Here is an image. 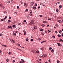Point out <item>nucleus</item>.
<instances>
[{
    "mask_svg": "<svg viewBox=\"0 0 63 63\" xmlns=\"http://www.w3.org/2000/svg\"><path fill=\"white\" fill-rule=\"evenodd\" d=\"M28 5H27V3H25L24 4V6H25V7H27Z\"/></svg>",
    "mask_w": 63,
    "mask_h": 63,
    "instance_id": "obj_1",
    "label": "nucleus"
},
{
    "mask_svg": "<svg viewBox=\"0 0 63 63\" xmlns=\"http://www.w3.org/2000/svg\"><path fill=\"white\" fill-rule=\"evenodd\" d=\"M58 46H60V47H61V46H62V45L61 44L59 43H57Z\"/></svg>",
    "mask_w": 63,
    "mask_h": 63,
    "instance_id": "obj_2",
    "label": "nucleus"
},
{
    "mask_svg": "<svg viewBox=\"0 0 63 63\" xmlns=\"http://www.w3.org/2000/svg\"><path fill=\"white\" fill-rule=\"evenodd\" d=\"M32 51L33 52V53H36V51L35 50H33Z\"/></svg>",
    "mask_w": 63,
    "mask_h": 63,
    "instance_id": "obj_3",
    "label": "nucleus"
},
{
    "mask_svg": "<svg viewBox=\"0 0 63 63\" xmlns=\"http://www.w3.org/2000/svg\"><path fill=\"white\" fill-rule=\"evenodd\" d=\"M34 22V20H32V24H34V23L33 22Z\"/></svg>",
    "mask_w": 63,
    "mask_h": 63,
    "instance_id": "obj_4",
    "label": "nucleus"
},
{
    "mask_svg": "<svg viewBox=\"0 0 63 63\" xmlns=\"http://www.w3.org/2000/svg\"><path fill=\"white\" fill-rule=\"evenodd\" d=\"M34 29H37V27L36 26L34 27Z\"/></svg>",
    "mask_w": 63,
    "mask_h": 63,
    "instance_id": "obj_5",
    "label": "nucleus"
},
{
    "mask_svg": "<svg viewBox=\"0 0 63 63\" xmlns=\"http://www.w3.org/2000/svg\"><path fill=\"white\" fill-rule=\"evenodd\" d=\"M33 8L34 10H36V7H35L34 6L33 7Z\"/></svg>",
    "mask_w": 63,
    "mask_h": 63,
    "instance_id": "obj_6",
    "label": "nucleus"
},
{
    "mask_svg": "<svg viewBox=\"0 0 63 63\" xmlns=\"http://www.w3.org/2000/svg\"><path fill=\"white\" fill-rule=\"evenodd\" d=\"M1 45L2 46H4V47H7V45H5L2 44H1Z\"/></svg>",
    "mask_w": 63,
    "mask_h": 63,
    "instance_id": "obj_7",
    "label": "nucleus"
},
{
    "mask_svg": "<svg viewBox=\"0 0 63 63\" xmlns=\"http://www.w3.org/2000/svg\"><path fill=\"white\" fill-rule=\"evenodd\" d=\"M49 50H51V49H52V48L51 47H49Z\"/></svg>",
    "mask_w": 63,
    "mask_h": 63,
    "instance_id": "obj_8",
    "label": "nucleus"
},
{
    "mask_svg": "<svg viewBox=\"0 0 63 63\" xmlns=\"http://www.w3.org/2000/svg\"><path fill=\"white\" fill-rule=\"evenodd\" d=\"M8 28H11V29H12V26L9 27V26H8Z\"/></svg>",
    "mask_w": 63,
    "mask_h": 63,
    "instance_id": "obj_9",
    "label": "nucleus"
},
{
    "mask_svg": "<svg viewBox=\"0 0 63 63\" xmlns=\"http://www.w3.org/2000/svg\"><path fill=\"white\" fill-rule=\"evenodd\" d=\"M55 26H56L57 27H58V24H56Z\"/></svg>",
    "mask_w": 63,
    "mask_h": 63,
    "instance_id": "obj_10",
    "label": "nucleus"
},
{
    "mask_svg": "<svg viewBox=\"0 0 63 63\" xmlns=\"http://www.w3.org/2000/svg\"><path fill=\"white\" fill-rule=\"evenodd\" d=\"M58 37H61V35H60L58 34L57 35Z\"/></svg>",
    "mask_w": 63,
    "mask_h": 63,
    "instance_id": "obj_11",
    "label": "nucleus"
},
{
    "mask_svg": "<svg viewBox=\"0 0 63 63\" xmlns=\"http://www.w3.org/2000/svg\"><path fill=\"white\" fill-rule=\"evenodd\" d=\"M46 42V40H45V41H43L41 42V43H44V42Z\"/></svg>",
    "mask_w": 63,
    "mask_h": 63,
    "instance_id": "obj_12",
    "label": "nucleus"
},
{
    "mask_svg": "<svg viewBox=\"0 0 63 63\" xmlns=\"http://www.w3.org/2000/svg\"><path fill=\"white\" fill-rule=\"evenodd\" d=\"M40 49L41 50H42V51H43V50H44V49L43 48H41Z\"/></svg>",
    "mask_w": 63,
    "mask_h": 63,
    "instance_id": "obj_13",
    "label": "nucleus"
},
{
    "mask_svg": "<svg viewBox=\"0 0 63 63\" xmlns=\"http://www.w3.org/2000/svg\"><path fill=\"white\" fill-rule=\"evenodd\" d=\"M11 20H9L8 21V22H11Z\"/></svg>",
    "mask_w": 63,
    "mask_h": 63,
    "instance_id": "obj_14",
    "label": "nucleus"
},
{
    "mask_svg": "<svg viewBox=\"0 0 63 63\" xmlns=\"http://www.w3.org/2000/svg\"><path fill=\"white\" fill-rule=\"evenodd\" d=\"M21 60L22 61H23V62L24 63L25 62V61H24L22 59H21Z\"/></svg>",
    "mask_w": 63,
    "mask_h": 63,
    "instance_id": "obj_15",
    "label": "nucleus"
},
{
    "mask_svg": "<svg viewBox=\"0 0 63 63\" xmlns=\"http://www.w3.org/2000/svg\"><path fill=\"white\" fill-rule=\"evenodd\" d=\"M54 50H53V49H52V50H51V52H52L53 53V52H54Z\"/></svg>",
    "mask_w": 63,
    "mask_h": 63,
    "instance_id": "obj_16",
    "label": "nucleus"
},
{
    "mask_svg": "<svg viewBox=\"0 0 63 63\" xmlns=\"http://www.w3.org/2000/svg\"><path fill=\"white\" fill-rule=\"evenodd\" d=\"M61 32H62V31L61 30H60L59 32V33H60H60H61Z\"/></svg>",
    "mask_w": 63,
    "mask_h": 63,
    "instance_id": "obj_17",
    "label": "nucleus"
},
{
    "mask_svg": "<svg viewBox=\"0 0 63 63\" xmlns=\"http://www.w3.org/2000/svg\"><path fill=\"white\" fill-rule=\"evenodd\" d=\"M47 55L45 54L44 55V57H47Z\"/></svg>",
    "mask_w": 63,
    "mask_h": 63,
    "instance_id": "obj_18",
    "label": "nucleus"
},
{
    "mask_svg": "<svg viewBox=\"0 0 63 63\" xmlns=\"http://www.w3.org/2000/svg\"><path fill=\"white\" fill-rule=\"evenodd\" d=\"M34 6L35 7H37V4L36 3L35 4Z\"/></svg>",
    "mask_w": 63,
    "mask_h": 63,
    "instance_id": "obj_19",
    "label": "nucleus"
},
{
    "mask_svg": "<svg viewBox=\"0 0 63 63\" xmlns=\"http://www.w3.org/2000/svg\"><path fill=\"white\" fill-rule=\"evenodd\" d=\"M28 11V9H26L25 11V12H27V11Z\"/></svg>",
    "mask_w": 63,
    "mask_h": 63,
    "instance_id": "obj_20",
    "label": "nucleus"
},
{
    "mask_svg": "<svg viewBox=\"0 0 63 63\" xmlns=\"http://www.w3.org/2000/svg\"><path fill=\"white\" fill-rule=\"evenodd\" d=\"M36 52L37 53H39V51H36Z\"/></svg>",
    "mask_w": 63,
    "mask_h": 63,
    "instance_id": "obj_21",
    "label": "nucleus"
},
{
    "mask_svg": "<svg viewBox=\"0 0 63 63\" xmlns=\"http://www.w3.org/2000/svg\"><path fill=\"white\" fill-rule=\"evenodd\" d=\"M2 8H3V9H4L5 8V7L4 6H2Z\"/></svg>",
    "mask_w": 63,
    "mask_h": 63,
    "instance_id": "obj_22",
    "label": "nucleus"
},
{
    "mask_svg": "<svg viewBox=\"0 0 63 63\" xmlns=\"http://www.w3.org/2000/svg\"><path fill=\"white\" fill-rule=\"evenodd\" d=\"M60 41H61V42H63V40H62V39H60Z\"/></svg>",
    "mask_w": 63,
    "mask_h": 63,
    "instance_id": "obj_23",
    "label": "nucleus"
},
{
    "mask_svg": "<svg viewBox=\"0 0 63 63\" xmlns=\"http://www.w3.org/2000/svg\"><path fill=\"white\" fill-rule=\"evenodd\" d=\"M57 62L58 63H59V62H60V61H59V60H57Z\"/></svg>",
    "mask_w": 63,
    "mask_h": 63,
    "instance_id": "obj_24",
    "label": "nucleus"
},
{
    "mask_svg": "<svg viewBox=\"0 0 63 63\" xmlns=\"http://www.w3.org/2000/svg\"><path fill=\"white\" fill-rule=\"evenodd\" d=\"M13 34L14 36H16V33H13Z\"/></svg>",
    "mask_w": 63,
    "mask_h": 63,
    "instance_id": "obj_25",
    "label": "nucleus"
},
{
    "mask_svg": "<svg viewBox=\"0 0 63 63\" xmlns=\"http://www.w3.org/2000/svg\"><path fill=\"white\" fill-rule=\"evenodd\" d=\"M14 32H15V33H17V32H17V31H14Z\"/></svg>",
    "mask_w": 63,
    "mask_h": 63,
    "instance_id": "obj_26",
    "label": "nucleus"
},
{
    "mask_svg": "<svg viewBox=\"0 0 63 63\" xmlns=\"http://www.w3.org/2000/svg\"><path fill=\"white\" fill-rule=\"evenodd\" d=\"M58 9H57L56 10V12H58Z\"/></svg>",
    "mask_w": 63,
    "mask_h": 63,
    "instance_id": "obj_27",
    "label": "nucleus"
},
{
    "mask_svg": "<svg viewBox=\"0 0 63 63\" xmlns=\"http://www.w3.org/2000/svg\"><path fill=\"white\" fill-rule=\"evenodd\" d=\"M52 37H53L54 39H55V36H53Z\"/></svg>",
    "mask_w": 63,
    "mask_h": 63,
    "instance_id": "obj_28",
    "label": "nucleus"
},
{
    "mask_svg": "<svg viewBox=\"0 0 63 63\" xmlns=\"http://www.w3.org/2000/svg\"><path fill=\"white\" fill-rule=\"evenodd\" d=\"M58 22L59 23H61V21L60 20H59Z\"/></svg>",
    "mask_w": 63,
    "mask_h": 63,
    "instance_id": "obj_29",
    "label": "nucleus"
},
{
    "mask_svg": "<svg viewBox=\"0 0 63 63\" xmlns=\"http://www.w3.org/2000/svg\"><path fill=\"white\" fill-rule=\"evenodd\" d=\"M42 26V27H45V25L42 24L41 25Z\"/></svg>",
    "mask_w": 63,
    "mask_h": 63,
    "instance_id": "obj_30",
    "label": "nucleus"
},
{
    "mask_svg": "<svg viewBox=\"0 0 63 63\" xmlns=\"http://www.w3.org/2000/svg\"><path fill=\"white\" fill-rule=\"evenodd\" d=\"M59 7L60 8H62V5H61L60 6H59Z\"/></svg>",
    "mask_w": 63,
    "mask_h": 63,
    "instance_id": "obj_31",
    "label": "nucleus"
},
{
    "mask_svg": "<svg viewBox=\"0 0 63 63\" xmlns=\"http://www.w3.org/2000/svg\"><path fill=\"white\" fill-rule=\"evenodd\" d=\"M40 31H43V29H41L40 30Z\"/></svg>",
    "mask_w": 63,
    "mask_h": 63,
    "instance_id": "obj_32",
    "label": "nucleus"
},
{
    "mask_svg": "<svg viewBox=\"0 0 63 63\" xmlns=\"http://www.w3.org/2000/svg\"><path fill=\"white\" fill-rule=\"evenodd\" d=\"M41 40V39L40 38H38L37 39V40H38V41H40V40Z\"/></svg>",
    "mask_w": 63,
    "mask_h": 63,
    "instance_id": "obj_33",
    "label": "nucleus"
},
{
    "mask_svg": "<svg viewBox=\"0 0 63 63\" xmlns=\"http://www.w3.org/2000/svg\"><path fill=\"white\" fill-rule=\"evenodd\" d=\"M5 20V19L4 18L3 19H1V21H4Z\"/></svg>",
    "mask_w": 63,
    "mask_h": 63,
    "instance_id": "obj_34",
    "label": "nucleus"
},
{
    "mask_svg": "<svg viewBox=\"0 0 63 63\" xmlns=\"http://www.w3.org/2000/svg\"><path fill=\"white\" fill-rule=\"evenodd\" d=\"M28 38H27L26 39V41H28Z\"/></svg>",
    "mask_w": 63,
    "mask_h": 63,
    "instance_id": "obj_35",
    "label": "nucleus"
},
{
    "mask_svg": "<svg viewBox=\"0 0 63 63\" xmlns=\"http://www.w3.org/2000/svg\"><path fill=\"white\" fill-rule=\"evenodd\" d=\"M24 22H26V20H25L23 21Z\"/></svg>",
    "mask_w": 63,
    "mask_h": 63,
    "instance_id": "obj_36",
    "label": "nucleus"
},
{
    "mask_svg": "<svg viewBox=\"0 0 63 63\" xmlns=\"http://www.w3.org/2000/svg\"><path fill=\"white\" fill-rule=\"evenodd\" d=\"M12 41L14 43H15V41L14 40L12 39Z\"/></svg>",
    "mask_w": 63,
    "mask_h": 63,
    "instance_id": "obj_37",
    "label": "nucleus"
},
{
    "mask_svg": "<svg viewBox=\"0 0 63 63\" xmlns=\"http://www.w3.org/2000/svg\"><path fill=\"white\" fill-rule=\"evenodd\" d=\"M39 16H40V17H42V16H43L42 15H40Z\"/></svg>",
    "mask_w": 63,
    "mask_h": 63,
    "instance_id": "obj_38",
    "label": "nucleus"
},
{
    "mask_svg": "<svg viewBox=\"0 0 63 63\" xmlns=\"http://www.w3.org/2000/svg\"><path fill=\"white\" fill-rule=\"evenodd\" d=\"M6 61L7 62H9V60L8 59H6Z\"/></svg>",
    "mask_w": 63,
    "mask_h": 63,
    "instance_id": "obj_39",
    "label": "nucleus"
},
{
    "mask_svg": "<svg viewBox=\"0 0 63 63\" xmlns=\"http://www.w3.org/2000/svg\"><path fill=\"white\" fill-rule=\"evenodd\" d=\"M15 60H13L12 62H15Z\"/></svg>",
    "mask_w": 63,
    "mask_h": 63,
    "instance_id": "obj_40",
    "label": "nucleus"
},
{
    "mask_svg": "<svg viewBox=\"0 0 63 63\" xmlns=\"http://www.w3.org/2000/svg\"><path fill=\"white\" fill-rule=\"evenodd\" d=\"M8 54H11V52H9L8 53Z\"/></svg>",
    "mask_w": 63,
    "mask_h": 63,
    "instance_id": "obj_41",
    "label": "nucleus"
},
{
    "mask_svg": "<svg viewBox=\"0 0 63 63\" xmlns=\"http://www.w3.org/2000/svg\"><path fill=\"white\" fill-rule=\"evenodd\" d=\"M7 18V16H5V18H4V19H6V18Z\"/></svg>",
    "mask_w": 63,
    "mask_h": 63,
    "instance_id": "obj_42",
    "label": "nucleus"
},
{
    "mask_svg": "<svg viewBox=\"0 0 63 63\" xmlns=\"http://www.w3.org/2000/svg\"><path fill=\"white\" fill-rule=\"evenodd\" d=\"M32 24V22H30L29 24V25H31V24Z\"/></svg>",
    "mask_w": 63,
    "mask_h": 63,
    "instance_id": "obj_43",
    "label": "nucleus"
},
{
    "mask_svg": "<svg viewBox=\"0 0 63 63\" xmlns=\"http://www.w3.org/2000/svg\"><path fill=\"white\" fill-rule=\"evenodd\" d=\"M43 23H47V22L45 21H43Z\"/></svg>",
    "mask_w": 63,
    "mask_h": 63,
    "instance_id": "obj_44",
    "label": "nucleus"
},
{
    "mask_svg": "<svg viewBox=\"0 0 63 63\" xmlns=\"http://www.w3.org/2000/svg\"><path fill=\"white\" fill-rule=\"evenodd\" d=\"M20 2L21 4H23V2H22V1H20Z\"/></svg>",
    "mask_w": 63,
    "mask_h": 63,
    "instance_id": "obj_45",
    "label": "nucleus"
},
{
    "mask_svg": "<svg viewBox=\"0 0 63 63\" xmlns=\"http://www.w3.org/2000/svg\"><path fill=\"white\" fill-rule=\"evenodd\" d=\"M13 27H15V25H13Z\"/></svg>",
    "mask_w": 63,
    "mask_h": 63,
    "instance_id": "obj_46",
    "label": "nucleus"
},
{
    "mask_svg": "<svg viewBox=\"0 0 63 63\" xmlns=\"http://www.w3.org/2000/svg\"><path fill=\"white\" fill-rule=\"evenodd\" d=\"M41 5H42V6H45V5L44 4H43V5L41 4Z\"/></svg>",
    "mask_w": 63,
    "mask_h": 63,
    "instance_id": "obj_47",
    "label": "nucleus"
},
{
    "mask_svg": "<svg viewBox=\"0 0 63 63\" xmlns=\"http://www.w3.org/2000/svg\"><path fill=\"white\" fill-rule=\"evenodd\" d=\"M20 63H23V62H22L21 61H20Z\"/></svg>",
    "mask_w": 63,
    "mask_h": 63,
    "instance_id": "obj_48",
    "label": "nucleus"
},
{
    "mask_svg": "<svg viewBox=\"0 0 63 63\" xmlns=\"http://www.w3.org/2000/svg\"><path fill=\"white\" fill-rule=\"evenodd\" d=\"M17 9H19V7L18 6H17Z\"/></svg>",
    "mask_w": 63,
    "mask_h": 63,
    "instance_id": "obj_49",
    "label": "nucleus"
},
{
    "mask_svg": "<svg viewBox=\"0 0 63 63\" xmlns=\"http://www.w3.org/2000/svg\"><path fill=\"white\" fill-rule=\"evenodd\" d=\"M30 11H31V10H30V14H32V12H30Z\"/></svg>",
    "mask_w": 63,
    "mask_h": 63,
    "instance_id": "obj_50",
    "label": "nucleus"
},
{
    "mask_svg": "<svg viewBox=\"0 0 63 63\" xmlns=\"http://www.w3.org/2000/svg\"><path fill=\"white\" fill-rule=\"evenodd\" d=\"M32 5H33L34 4V2H32Z\"/></svg>",
    "mask_w": 63,
    "mask_h": 63,
    "instance_id": "obj_51",
    "label": "nucleus"
},
{
    "mask_svg": "<svg viewBox=\"0 0 63 63\" xmlns=\"http://www.w3.org/2000/svg\"><path fill=\"white\" fill-rule=\"evenodd\" d=\"M41 34L43 35H44V33H41Z\"/></svg>",
    "mask_w": 63,
    "mask_h": 63,
    "instance_id": "obj_52",
    "label": "nucleus"
},
{
    "mask_svg": "<svg viewBox=\"0 0 63 63\" xmlns=\"http://www.w3.org/2000/svg\"><path fill=\"white\" fill-rule=\"evenodd\" d=\"M54 17H56V15H55V16H54Z\"/></svg>",
    "mask_w": 63,
    "mask_h": 63,
    "instance_id": "obj_53",
    "label": "nucleus"
},
{
    "mask_svg": "<svg viewBox=\"0 0 63 63\" xmlns=\"http://www.w3.org/2000/svg\"><path fill=\"white\" fill-rule=\"evenodd\" d=\"M55 33H56V34H57V31H55Z\"/></svg>",
    "mask_w": 63,
    "mask_h": 63,
    "instance_id": "obj_54",
    "label": "nucleus"
},
{
    "mask_svg": "<svg viewBox=\"0 0 63 63\" xmlns=\"http://www.w3.org/2000/svg\"><path fill=\"white\" fill-rule=\"evenodd\" d=\"M50 60H49L48 61H49V62H50Z\"/></svg>",
    "mask_w": 63,
    "mask_h": 63,
    "instance_id": "obj_55",
    "label": "nucleus"
},
{
    "mask_svg": "<svg viewBox=\"0 0 63 63\" xmlns=\"http://www.w3.org/2000/svg\"><path fill=\"white\" fill-rule=\"evenodd\" d=\"M24 34L25 35H26V32H24Z\"/></svg>",
    "mask_w": 63,
    "mask_h": 63,
    "instance_id": "obj_56",
    "label": "nucleus"
},
{
    "mask_svg": "<svg viewBox=\"0 0 63 63\" xmlns=\"http://www.w3.org/2000/svg\"><path fill=\"white\" fill-rule=\"evenodd\" d=\"M0 6H1V7H2V5L0 4Z\"/></svg>",
    "mask_w": 63,
    "mask_h": 63,
    "instance_id": "obj_57",
    "label": "nucleus"
},
{
    "mask_svg": "<svg viewBox=\"0 0 63 63\" xmlns=\"http://www.w3.org/2000/svg\"><path fill=\"white\" fill-rule=\"evenodd\" d=\"M49 26V25H48L47 26V27H48V26Z\"/></svg>",
    "mask_w": 63,
    "mask_h": 63,
    "instance_id": "obj_58",
    "label": "nucleus"
},
{
    "mask_svg": "<svg viewBox=\"0 0 63 63\" xmlns=\"http://www.w3.org/2000/svg\"><path fill=\"white\" fill-rule=\"evenodd\" d=\"M23 32H25V30H23Z\"/></svg>",
    "mask_w": 63,
    "mask_h": 63,
    "instance_id": "obj_59",
    "label": "nucleus"
},
{
    "mask_svg": "<svg viewBox=\"0 0 63 63\" xmlns=\"http://www.w3.org/2000/svg\"><path fill=\"white\" fill-rule=\"evenodd\" d=\"M40 6H38V9H40Z\"/></svg>",
    "mask_w": 63,
    "mask_h": 63,
    "instance_id": "obj_60",
    "label": "nucleus"
},
{
    "mask_svg": "<svg viewBox=\"0 0 63 63\" xmlns=\"http://www.w3.org/2000/svg\"><path fill=\"white\" fill-rule=\"evenodd\" d=\"M49 32V30H48V33H49V32Z\"/></svg>",
    "mask_w": 63,
    "mask_h": 63,
    "instance_id": "obj_61",
    "label": "nucleus"
},
{
    "mask_svg": "<svg viewBox=\"0 0 63 63\" xmlns=\"http://www.w3.org/2000/svg\"><path fill=\"white\" fill-rule=\"evenodd\" d=\"M50 19H50L49 18V19H48V20H50Z\"/></svg>",
    "mask_w": 63,
    "mask_h": 63,
    "instance_id": "obj_62",
    "label": "nucleus"
},
{
    "mask_svg": "<svg viewBox=\"0 0 63 63\" xmlns=\"http://www.w3.org/2000/svg\"><path fill=\"white\" fill-rule=\"evenodd\" d=\"M0 36H2V34H0Z\"/></svg>",
    "mask_w": 63,
    "mask_h": 63,
    "instance_id": "obj_63",
    "label": "nucleus"
},
{
    "mask_svg": "<svg viewBox=\"0 0 63 63\" xmlns=\"http://www.w3.org/2000/svg\"><path fill=\"white\" fill-rule=\"evenodd\" d=\"M9 19H11V17H9Z\"/></svg>",
    "mask_w": 63,
    "mask_h": 63,
    "instance_id": "obj_64",
    "label": "nucleus"
}]
</instances>
